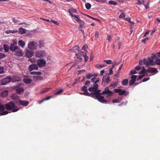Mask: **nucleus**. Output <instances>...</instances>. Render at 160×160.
<instances>
[{
	"label": "nucleus",
	"mask_w": 160,
	"mask_h": 160,
	"mask_svg": "<svg viewBox=\"0 0 160 160\" xmlns=\"http://www.w3.org/2000/svg\"><path fill=\"white\" fill-rule=\"evenodd\" d=\"M14 52H15L14 55L17 56L21 57L23 55V53L22 52V51L20 48L18 49V51H16Z\"/></svg>",
	"instance_id": "obj_16"
},
{
	"label": "nucleus",
	"mask_w": 160,
	"mask_h": 160,
	"mask_svg": "<svg viewBox=\"0 0 160 160\" xmlns=\"http://www.w3.org/2000/svg\"><path fill=\"white\" fill-rule=\"evenodd\" d=\"M113 68H110L109 69V73H108V74L109 75H111L112 74V73H113V71H112V69H113Z\"/></svg>",
	"instance_id": "obj_57"
},
{
	"label": "nucleus",
	"mask_w": 160,
	"mask_h": 160,
	"mask_svg": "<svg viewBox=\"0 0 160 160\" xmlns=\"http://www.w3.org/2000/svg\"><path fill=\"white\" fill-rule=\"evenodd\" d=\"M38 43L34 41H31L28 44V48L31 51H34L38 48Z\"/></svg>",
	"instance_id": "obj_4"
},
{
	"label": "nucleus",
	"mask_w": 160,
	"mask_h": 160,
	"mask_svg": "<svg viewBox=\"0 0 160 160\" xmlns=\"http://www.w3.org/2000/svg\"><path fill=\"white\" fill-rule=\"evenodd\" d=\"M19 32L20 34H22L26 33V29L22 28H20L19 29Z\"/></svg>",
	"instance_id": "obj_25"
},
{
	"label": "nucleus",
	"mask_w": 160,
	"mask_h": 160,
	"mask_svg": "<svg viewBox=\"0 0 160 160\" xmlns=\"http://www.w3.org/2000/svg\"><path fill=\"white\" fill-rule=\"evenodd\" d=\"M100 90L97 89L93 94L91 93V97L94 98L95 97L101 95L106 94L107 95V97L109 98L112 96L113 94V92L109 90L108 87L105 88L104 90L102 93H100Z\"/></svg>",
	"instance_id": "obj_1"
},
{
	"label": "nucleus",
	"mask_w": 160,
	"mask_h": 160,
	"mask_svg": "<svg viewBox=\"0 0 160 160\" xmlns=\"http://www.w3.org/2000/svg\"><path fill=\"white\" fill-rule=\"evenodd\" d=\"M121 100L119 99H114L112 100L113 103H118L121 101Z\"/></svg>",
	"instance_id": "obj_39"
},
{
	"label": "nucleus",
	"mask_w": 160,
	"mask_h": 160,
	"mask_svg": "<svg viewBox=\"0 0 160 160\" xmlns=\"http://www.w3.org/2000/svg\"><path fill=\"white\" fill-rule=\"evenodd\" d=\"M94 98L97 99L99 102L102 103H106L107 102V101L104 99V97L101 95L95 97Z\"/></svg>",
	"instance_id": "obj_10"
},
{
	"label": "nucleus",
	"mask_w": 160,
	"mask_h": 160,
	"mask_svg": "<svg viewBox=\"0 0 160 160\" xmlns=\"http://www.w3.org/2000/svg\"><path fill=\"white\" fill-rule=\"evenodd\" d=\"M12 20L15 23H17L19 21L18 19L15 18H13Z\"/></svg>",
	"instance_id": "obj_55"
},
{
	"label": "nucleus",
	"mask_w": 160,
	"mask_h": 160,
	"mask_svg": "<svg viewBox=\"0 0 160 160\" xmlns=\"http://www.w3.org/2000/svg\"><path fill=\"white\" fill-rule=\"evenodd\" d=\"M30 74L32 75H40L41 73L40 72H30Z\"/></svg>",
	"instance_id": "obj_33"
},
{
	"label": "nucleus",
	"mask_w": 160,
	"mask_h": 160,
	"mask_svg": "<svg viewBox=\"0 0 160 160\" xmlns=\"http://www.w3.org/2000/svg\"><path fill=\"white\" fill-rule=\"evenodd\" d=\"M137 73V72L136 70L135 69L134 70H131L129 74L130 75H132L133 74H135Z\"/></svg>",
	"instance_id": "obj_46"
},
{
	"label": "nucleus",
	"mask_w": 160,
	"mask_h": 160,
	"mask_svg": "<svg viewBox=\"0 0 160 160\" xmlns=\"http://www.w3.org/2000/svg\"><path fill=\"white\" fill-rule=\"evenodd\" d=\"M79 48L77 46H76L75 47L73 48H72L70 49L72 52H77V51H78L79 50Z\"/></svg>",
	"instance_id": "obj_23"
},
{
	"label": "nucleus",
	"mask_w": 160,
	"mask_h": 160,
	"mask_svg": "<svg viewBox=\"0 0 160 160\" xmlns=\"http://www.w3.org/2000/svg\"><path fill=\"white\" fill-rule=\"evenodd\" d=\"M74 19L78 22L81 20L79 18V16L78 15H75V16H74Z\"/></svg>",
	"instance_id": "obj_41"
},
{
	"label": "nucleus",
	"mask_w": 160,
	"mask_h": 160,
	"mask_svg": "<svg viewBox=\"0 0 160 160\" xmlns=\"http://www.w3.org/2000/svg\"><path fill=\"white\" fill-rule=\"evenodd\" d=\"M92 76H93V75L92 74H91L89 73L88 74H87L86 75V78L87 79H90V78H91Z\"/></svg>",
	"instance_id": "obj_42"
},
{
	"label": "nucleus",
	"mask_w": 160,
	"mask_h": 160,
	"mask_svg": "<svg viewBox=\"0 0 160 160\" xmlns=\"http://www.w3.org/2000/svg\"><path fill=\"white\" fill-rule=\"evenodd\" d=\"M91 7V4L89 3H87L85 4V7L87 9H89Z\"/></svg>",
	"instance_id": "obj_36"
},
{
	"label": "nucleus",
	"mask_w": 160,
	"mask_h": 160,
	"mask_svg": "<svg viewBox=\"0 0 160 160\" xmlns=\"http://www.w3.org/2000/svg\"><path fill=\"white\" fill-rule=\"evenodd\" d=\"M50 88H46L43 89L40 92L41 94H42L47 92Z\"/></svg>",
	"instance_id": "obj_35"
},
{
	"label": "nucleus",
	"mask_w": 160,
	"mask_h": 160,
	"mask_svg": "<svg viewBox=\"0 0 160 160\" xmlns=\"http://www.w3.org/2000/svg\"><path fill=\"white\" fill-rule=\"evenodd\" d=\"M69 10H70L71 11V12H76L77 10H76L74 8H71L70 9H69Z\"/></svg>",
	"instance_id": "obj_52"
},
{
	"label": "nucleus",
	"mask_w": 160,
	"mask_h": 160,
	"mask_svg": "<svg viewBox=\"0 0 160 160\" xmlns=\"http://www.w3.org/2000/svg\"><path fill=\"white\" fill-rule=\"evenodd\" d=\"M18 32L17 30H7L5 31V33L8 34L11 33H13L17 32Z\"/></svg>",
	"instance_id": "obj_27"
},
{
	"label": "nucleus",
	"mask_w": 160,
	"mask_h": 160,
	"mask_svg": "<svg viewBox=\"0 0 160 160\" xmlns=\"http://www.w3.org/2000/svg\"><path fill=\"white\" fill-rule=\"evenodd\" d=\"M63 89H61L60 90L58 91L57 92H56L55 94V95H59V94L63 92Z\"/></svg>",
	"instance_id": "obj_44"
},
{
	"label": "nucleus",
	"mask_w": 160,
	"mask_h": 160,
	"mask_svg": "<svg viewBox=\"0 0 160 160\" xmlns=\"http://www.w3.org/2000/svg\"><path fill=\"white\" fill-rule=\"evenodd\" d=\"M137 1L138 2L136 3V4L141 5L142 4H143V3L144 2V1L143 0H142V1H141L139 0H138Z\"/></svg>",
	"instance_id": "obj_47"
},
{
	"label": "nucleus",
	"mask_w": 160,
	"mask_h": 160,
	"mask_svg": "<svg viewBox=\"0 0 160 160\" xmlns=\"http://www.w3.org/2000/svg\"><path fill=\"white\" fill-rule=\"evenodd\" d=\"M128 79H125L122 81V84L123 85H126L128 84Z\"/></svg>",
	"instance_id": "obj_31"
},
{
	"label": "nucleus",
	"mask_w": 160,
	"mask_h": 160,
	"mask_svg": "<svg viewBox=\"0 0 160 160\" xmlns=\"http://www.w3.org/2000/svg\"><path fill=\"white\" fill-rule=\"evenodd\" d=\"M120 89L118 88H116L114 90V91L117 93H119V92H120Z\"/></svg>",
	"instance_id": "obj_53"
},
{
	"label": "nucleus",
	"mask_w": 160,
	"mask_h": 160,
	"mask_svg": "<svg viewBox=\"0 0 160 160\" xmlns=\"http://www.w3.org/2000/svg\"><path fill=\"white\" fill-rule=\"evenodd\" d=\"M18 44L19 46H20L22 48H23L25 46V43L22 40H19L18 42Z\"/></svg>",
	"instance_id": "obj_22"
},
{
	"label": "nucleus",
	"mask_w": 160,
	"mask_h": 160,
	"mask_svg": "<svg viewBox=\"0 0 160 160\" xmlns=\"http://www.w3.org/2000/svg\"><path fill=\"white\" fill-rule=\"evenodd\" d=\"M103 62L106 63L107 64H111L112 63V60H103Z\"/></svg>",
	"instance_id": "obj_40"
},
{
	"label": "nucleus",
	"mask_w": 160,
	"mask_h": 160,
	"mask_svg": "<svg viewBox=\"0 0 160 160\" xmlns=\"http://www.w3.org/2000/svg\"><path fill=\"white\" fill-rule=\"evenodd\" d=\"M108 3L110 5H116L117 4V3L116 2H115L112 0H110L108 2Z\"/></svg>",
	"instance_id": "obj_34"
},
{
	"label": "nucleus",
	"mask_w": 160,
	"mask_h": 160,
	"mask_svg": "<svg viewBox=\"0 0 160 160\" xmlns=\"http://www.w3.org/2000/svg\"><path fill=\"white\" fill-rule=\"evenodd\" d=\"M88 48V46H87L86 45H84L83 46V47H82V49L83 50H84V51H86V49L87 48Z\"/></svg>",
	"instance_id": "obj_62"
},
{
	"label": "nucleus",
	"mask_w": 160,
	"mask_h": 160,
	"mask_svg": "<svg viewBox=\"0 0 160 160\" xmlns=\"http://www.w3.org/2000/svg\"><path fill=\"white\" fill-rule=\"evenodd\" d=\"M19 48L18 47L16 46L14 44H11L10 46V50L13 52L18 51V49Z\"/></svg>",
	"instance_id": "obj_15"
},
{
	"label": "nucleus",
	"mask_w": 160,
	"mask_h": 160,
	"mask_svg": "<svg viewBox=\"0 0 160 160\" xmlns=\"http://www.w3.org/2000/svg\"><path fill=\"white\" fill-rule=\"evenodd\" d=\"M28 49H27L25 52V57L28 58H30L33 56L34 55V52Z\"/></svg>",
	"instance_id": "obj_9"
},
{
	"label": "nucleus",
	"mask_w": 160,
	"mask_h": 160,
	"mask_svg": "<svg viewBox=\"0 0 160 160\" xmlns=\"http://www.w3.org/2000/svg\"><path fill=\"white\" fill-rule=\"evenodd\" d=\"M147 71L148 72L155 73H156L158 72L157 69L156 68H149L147 69Z\"/></svg>",
	"instance_id": "obj_17"
},
{
	"label": "nucleus",
	"mask_w": 160,
	"mask_h": 160,
	"mask_svg": "<svg viewBox=\"0 0 160 160\" xmlns=\"http://www.w3.org/2000/svg\"><path fill=\"white\" fill-rule=\"evenodd\" d=\"M19 104L23 106H26L28 104L29 102L28 101L20 100L19 101Z\"/></svg>",
	"instance_id": "obj_19"
},
{
	"label": "nucleus",
	"mask_w": 160,
	"mask_h": 160,
	"mask_svg": "<svg viewBox=\"0 0 160 160\" xmlns=\"http://www.w3.org/2000/svg\"><path fill=\"white\" fill-rule=\"evenodd\" d=\"M90 84V82L89 81H87L85 82V84L86 86H88Z\"/></svg>",
	"instance_id": "obj_59"
},
{
	"label": "nucleus",
	"mask_w": 160,
	"mask_h": 160,
	"mask_svg": "<svg viewBox=\"0 0 160 160\" xmlns=\"http://www.w3.org/2000/svg\"><path fill=\"white\" fill-rule=\"evenodd\" d=\"M24 91V90L23 88H18L16 90V92L19 94H20L21 93L23 92Z\"/></svg>",
	"instance_id": "obj_20"
},
{
	"label": "nucleus",
	"mask_w": 160,
	"mask_h": 160,
	"mask_svg": "<svg viewBox=\"0 0 160 160\" xmlns=\"http://www.w3.org/2000/svg\"><path fill=\"white\" fill-rule=\"evenodd\" d=\"M149 39V38H148L147 37L145 38L142 39V41L144 43H145V42L147 40H148Z\"/></svg>",
	"instance_id": "obj_64"
},
{
	"label": "nucleus",
	"mask_w": 160,
	"mask_h": 160,
	"mask_svg": "<svg viewBox=\"0 0 160 160\" xmlns=\"http://www.w3.org/2000/svg\"><path fill=\"white\" fill-rule=\"evenodd\" d=\"M137 78V76L135 75H133L131 77V79L136 81Z\"/></svg>",
	"instance_id": "obj_54"
},
{
	"label": "nucleus",
	"mask_w": 160,
	"mask_h": 160,
	"mask_svg": "<svg viewBox=\"0 0 160 160\" xmlns=\"http://www.w3.org/2000/svg\"><path fill=\"white\" fill-rule=\"evenodd\" d=\"M122 43V42L120 41H119L118 42V49H119L120 48V47Z\"/></svg>",
	"instance_id": "obj_60"
},
{
	"label": "nucleus",
	"mask_w": 160,
	"mask_h": 160,
	"mask_svg": "<svg viewBox=\"0 0 160 160\" xmlns=\"http://www.w3.org/2000/svg\"><path fill=\"white\" fill-rule=\"evenodd\" d=\"M32 80L28 78H25L23 79V82L26 84H30Z\"/></svg>",
	"instance_id": "obj_21"
},
{
	"label": "nucleus",
	"mask_w": 160,
	"mask_h": 160,
	"mask_svg": "<svg viewBox=\"0 0 160 160\" xmlns=\"http://www.w3.org/2000/svg\"><path fill=\"white\" fill-rule=\"evenodd\" d=\"M80 81V78L75 79L74 80L73 82L72 83V85L74 86L77 83V82L78 81Z\"/></svg>",
	"instance_id": "obj_37"
},
{
	"label": "nucleus",
	"mask_w": 160,
	"mask_h": 160,
	"mask_svg": "<svg viewBox=\"0 0 160 160\" xmlns=\"http://www.w3.org/2000/svg\"><path fill=\"white\" fill-rule=\"evenodd\" d=\"M149 79L150 78L149 77L147 78H144L142 80V82H145L149 80ZM141 82H139L141 83Z\"/></svg>",
	"instance_id": "obj_58"
},
{
	"label": "nucleus",
	"mask_w": 160,
	"mask_h": 160,
	"mask_svg": "<svg viewBox=\"0 0 160 160\" xmlns=\"http://www.w3.org/2000/svg\"><path fill=\"white\" fill-rule=\"evenodd\" d=\"M156 57V55L154 54H152L151 57L148 58L146 59L144 58L143 59V63L147 65H155V63L153 61L154 58Z\"/></svg>",
	"instance_id": "obj_3"
},
{
	"label": "nucleus",
	"mask_w": 160,
	"mask_h": 160,
	"mask_svg": "<svg viewBox=\"0 0 160 160\" xmlns=\"http://www.w3.org/2000/svg\"><path fill=\"white\" fill-rule=\"evenodd\" d=\"M141 68V67L140 66H137L135 67V69L136 71H138V70H140V69Z\"/></svg>",
	"instance_id": "obj_61"
},
{
	"label": "nucleus",
	"mask_w": 160,
	"mask_h": 160,
	"mask_svg": "<svg viewBox=\"0 0 160 160\" xmlns=\"http://www.w3.org/2000/svg\"><path fill=\"white\" fill-rule=\"evenodd\" d=\"M129 93V92L128 91L126 92L125 90H122L120 89V92H119L118 95H124L125 96H126L128 95Z\"/></svg>",
	"instance_id": "obj_18"
},
{
	"label": "nucleus",
	"mask_w": 160,
	"mask_h": 160,
	"mask_svg": "<svg viewBox=\"0 0 160 160\" xmlns=\"http://www.w3.org/2000/svg\"><path fill=\"white\" fill-rule=\"evenodd\" d=\"M6 109L7 110H12V112H15L19 110V108L16 106L13 101H11L5 105Z\"/></svg>",
	"instance_id": "obj_2"
},
{
	"label": "nucleus",
	"mask_w": 160,
	"mask_h": 160,
	"mask_svg": "<svg viewBox=\"0 0 160 160\" xmlns=\"http://www.w3.org/2000/svg\"><path fill=\"white\" fill-rule=\"evenodd\" d=\"M6 55L3 53H0V59L4 58L6 57Z\"/></svg>",
	"instance_id": "obj_50"
},
{
	"label": "nucleus",
	"mask_w": 160,
	"mask_h": 160,
	"mask_svg": "<svg viewBox=\"0 0 160 160\" xmlns=\"http://www.w3.org/2000/svg\"><path fill=\"white\" fill-rule=\"evenodd\" d=\"M19 80H17L16 81H19ZM16 81L13 80L12 78H11V77L9 76L7 77V78H5L2 79L0 82V84L2 85H4L10 82L11 81L13 82H15Z\"/></svg>",
	"instance_id": "obj_5"
},
{
	"label": "nucleus",
	"mask_w": 160,
	"mask_h": 160,
	"mask_svg": "<svg viewBox=\"0 0 160 160\" xmlns=\"http://www.w3.org/2000/svg\"><path fill=\"white\" fill-rule=\"evenodd\" d=\"M117 82H114L110 84L111 86L113 87L114 88L115 87L117 86Z\"/></svg>",
	"instance_id": "obj_51"
},
{
	"label": "nucleus",
	"mask_w": 160,
	"mask_h": 160,
	"mask_svg": "<svg viewBox=\"0 0 160 160\" xmlns=\"http://www.w3.org/2000/svg\"><path fill=\"white\" fill-rule=\"evenodd\" d=\"M143 69L141 70V72L139 73L140 75L138 76L137 80H138L141 79L143 77L147 74V72L145 71V69L144 67H142Z\"/></svg>",
	"instance_id": "obj_8"
},
{
	"label": "nucleus",
	"mask_w": 160,
	"mask_h": 160,
	"mask_svg": "<svg viewBox=\"0 0 160 160\" xmlns=\"http://www.w3.org/2000/svg\"><path fill=\"white\" fill-rule=\"evenodd\" d=\"M81 90L84 92V93H80L81 94L84 95L85 96L91 97V93L88 92L87 87L86 86H83L81 88Z\"/></svg>",
	"instance_id": "obj_11"
},
{
	"label": "nucleus",
	"mask_w": 160,
	"mask_h": 160,
	"mask_svg": "<svg viewBox=\"0 0 160 160\" xmlns=\"http://www.w3.org/2000/svg\"><path fill=\"white\" fill-rule=\"evenodd\" d=\"M50 21L52 22L53 23L55 24L56 25H58L59 24V23L58 22L53 20H51Z\"/></svg>",
	"instance_id": "obj_63"
},
{
	"label": "nucleus",
	"mask_w": 160,
	"mask_h": 160,
	"mask_svg": "<svg viewBox=\"0 0 160 160\" xmlns=\"http://www.w3.org/2000/svg\"><path fill=\"white\" fill-rule=\"evenodd\" d=\"M102 81L106 83H108L110 81V79L109 77L105 78L103 77L102 78Z\"/></svg>",
	"instance_id": "obj_29"
},
{
	"label": "nucleus",
	"mask_w": 160,
	"mask_h": 160,
	"mask_svg": "<svg viewBox=\"0 0 160 160\" xmlns=\"http://www.w3.org/2000/svg\"><path fill=\"white\" fill-rule=\"evenodd\" d=\"M98 85L97 83L94 84L92 87L89 88L88 90L89 91L91 92L90 93H94L96 90L98 89Z\"/></svg>",
	"instance_id": "obj_12"
},
{
	"label": "nucleus",
	"mask_w": 160,
	"mask_h": 160,
	"mask_svg": "<svg viewBox=\"0 0 160 160\" xmlns=\"http://www.w3.org/2000/svg\"><path fill=\"white\" fill-rule=\"evenodd\" d=\"M81 53L82 54L83 56L84 57L85 62H86L88 60V57L87 56L85 52H81Z\"/></svg>",
	"instance_id": "obj_24"
},
{
	"label": "nucleus",
	"mask_w": 160,
	"mask_h": 160,
	"mask_svg": "<svg viewBox=\"0 0 160 160\" xmlns=\"http://www.w3.org/2000/svg\"><path fill=\"white\" fill-rule=\"evenodd\" d=\"M46 63V62L43 59H38L37 60V64L39 67H43Z\"/></svg>",
	"instance_id": "obj_13"
},
{
	"label": "nucleus",
	"mask_w": 160,
	"mask_h": 160,
	"mask_svg": "<svg viewBox=\"0 0 160 160\" xmlns=\"http://www.w3.org/2000/svg\"><path fill=\"white\" fill-rule=\"evenodd\" d=\"M4 73V68L3 67L0 66V74Z\"/></svg>",
	"instance_id": "obj_43"
},
{
	"label": "nucleus",
	"mask_w": 160,
	"mask_h": 160,
	"mask_svg": "<svg viewBox=\"0 0 160 160\" xmlns=\"http://www.w3.org/2000/svg\"><path fill=\"white\" fill-rule=\"evenodd\" d=\"M5 106L0 104V116L7 114L9 112L7 111H5Z\"/></svg>",
	"instance_id": "obj_7"
},
{
	"label": "nucleus",
	"mask_w": 160,
	"mask_h": 160,
	"mask_svg": "<svg viewBox=\"0 0 160 160\" xmlns=\"http://www.w3.org/2000/svg\"><path fill=\"white\" fill-rule=\"evenodd\" d=\"M135 80L131 79L129 81V84L130 85H133L135 82Z\"/></svg>",
	"instance_id": "obj_48"
},
{
	"label": "nucleus",
	"mask_w": 160,
	"mask_h": 160,
	"mask_svg": "<svg viewBox=\"0 0 160 160\" xmlns=\"http://www.w3.org/2000/svg\"><path fill=\"white\" fill-rule=\"evenodd\" d=\"M78 22L79 24V25H84L85 24V22L81 20Z\"/></svg>",
	"instance_id": "obj_56"
},
{
	"label": "nucleus",
	"mask_w": 160,
	"mask_h": 160,
	"mask_svg": "<svg viewBox=\"0 0 160 160\" xmlns=\"http://www.w3.org/2000/svg\"><path fill=\"white\" fill-rule=\"evenodd\" d=\"M91 81L92 82H93L94 83V84H95L99 81V79L96 78H93L91 79Z\"/></svg>",
	"instance_id": "obj_26"
},
{
	"label": "nucleus",
	"mask_w": 160,
	"mask_h": 160,
	"mask_svg": "<svg viewBox=\"0 0 160 160\" xmlns=\"http://www.w3.org/2000/svg\"><path fill=\"white\" fill-rule=\"evenodd\" d=\"M46 53L44 50L36 51L35 53V56L38 58H42L46 56Z\"/></svg>",
	"instance_id": "obj_6"
},
{
	"label": "nucleus",
	"mask_w": 160,
	"mask_h": 160,
	"mask_svg": "<svg viewBox=\"0 0 160 160\" xmlns=\"http://www.w3.org/2000/svg\"><path fill=\"white\" fill-rule=\"evenodd\" d=\"M125 16V14L124 13H122L119 16V18H124Z\"/></svg>",
	"instance_id": "obj_49"
},
{
	"label": "nucleus",
	"mask_w": 160,
	"mask_h": 160,
	"mask_svg": "<svg viewBox=\"0 0 160 160\" xmlns=\"http://www.w3.org/2000/svg\"><path fill=\"white\" fill-rule=\"evenodd\" d=\"M38 42V45L39 48H41L42 47H44V42L42 40H39Z\"/></svg>",
	"instance_id": "obj_30"
},
{
	"label": "nucleus",
	"mask_w": 160,
	"mask_h": 160,
	"mask_svg": "<svg viewBox=\"0 0 160 160\" xmlns=\"http://www.w3.org/2000/svg\"><path fill=\"white\" fill-rule=\"evenodd\" d=\"M155 64L156 63L157 65H160V59H157L155 60V62H154Z\"/></svg>",
	"instance_id": "obj_45"
},
{
	"label": "nucleus",
	"mask_w": 160,
	"mask_h": 160,
	"mask_svg": "<svg viewBox=\"0 0 160 160\" xmlns=\"http://www.w3.org/2000/svg\"><path fill=\"white\" fill-rule=\"evenodd\" d=\"M106 66V65L98 64L95 65V67L98 69H100Z\"/></svg>",
	"instance_id": "obj_28"
},
{
	"label": "nucleus",
	"mask_w": 160,
	"mask_h": 160,
	"mask_svg": "<svg viewBox=\"0 0 160 160\" xmlns=\"http://www.w3.org/2000/svg\"><path fill=\"white\" fill-rule=\"evenodd\" d=\"M4 50L6 52H7L9 50V47L7 44H4L3 45Z\"/></svg>",
	"instance_id": "obj_32"
},
{
	"label": "nucleus",
	"mask_w": 160,
	"mask_h": 160,
	"mask_svg": "<svg viewBox=\"0 0 160 160\" xmlns=\"http://www.w3.org/2000/svg\"><path fill=\"white\" fill-rule=\"evenodd\" d=\"M38 67L37 65L35 64H32L29 66L28 67V70L31 72L34 70H38Z\"/></svg>",
	"instance_id": "obj_14"
},
{
	"label": "nucleus",
	"mask_w": 160,
	"mask_h": 160,
	"mask_svg": "<svg viewBox=\"0 0 160 160\" xmlns=\"http://www.w3.org/2000/svg\"><path fill=\"white\" fill-rule=\"evenodd\" d=\"M33 79L35 81H38L39 80H41V78L39 76H34L33 77Z\"/></svg>",
	"instance_id": "obj_38"
}]
</instances>
